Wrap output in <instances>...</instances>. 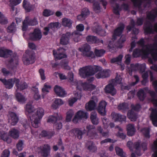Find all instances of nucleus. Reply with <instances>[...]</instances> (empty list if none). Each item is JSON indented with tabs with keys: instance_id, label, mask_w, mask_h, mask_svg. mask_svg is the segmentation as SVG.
<instances>
[{
	"instance_id": "nucleus-1",
	"label": "nucleus",
	"mask_w": 157,
	"mask_h": 157,
	"mask_svg": "<svg viewBox=\"0 0 157 157\" xmlns=\"http://www.w3.org/2000/svg\"><path fill=\"white\" fill-rule=\"evenodd\" d=\"M102 70L101 67L99 66H86L79 69L80 75L83 78L94 75L98 71Z\"/></svg>"
},
{
	"instance_id": "nucleus-2",
	"label": "nucleus",
	"mask_w": 157,
	"mask_h": 157,
	"mask_svg": "<svg viewBox=\"0 0 157 157\" xmlns=\"http://www.w3.org/2000/svg\"><path fill=\"white\" fill-rule=\"evenodd\" d=\"M137 43L140 45L142 47V50L144 53L148 56L150 53L154 60H157V44H155L151 50L145 44V41L143 38L141 39L137 42Z\"/></svg>"
},
{
	"instance_id": "nucleus-3",
	"label": "nucleus",
	"mask_w": 157,
	"mask_h": 157,
	"mask_svg": "<svg viewBox=\"0 0 157 157\" xmlns=\"http://www.w3.org/2000/svg\"><path fill=\"white\" fill-rule=\"evenodd\" d=\"M44 114V109L41 108L37 109L36 113L32 116H30L31 123L33 126L35 128L39 127V123L40 119Z\"/></svg>"
},
{
	"instance_id": "nucleus-4",
	"label": "nucleus",
	"mask_w": 157,
	"mask_h": 157,
	"mask_svg": "<svg viewBox=\"0 0 157 157\" xmlns=\"http://www.w3.org/2000/svg\"><path fill=\"white\" fill-rule=\"evenodd\" d=\"M35 58V53L33 50H27L25 51V54L23 55L22 60L24 63L26 65L34 62Z\"/></svg>"
},
{
	"instance_id": "nucleus-5",
	"label": "nucleus",
	"mask_w": 157,
	"mask_h": 157,
	"mask_svg": "<svg viewBox=\"0 0 157 157\" xmlns=\"http://www.w3.org/2000/svg\"><path fill=\"white\" fill-rule=\"evenodd\" d=\"M38 24V21L36 17L30 19L29 17H26L22 22V30L23 31L26 30L28 25L34 26Z\"/></svg>"
},
{
	"instance_id": "nucleus-6",
	"label": "nucleus",
	"mask_w": 157,
	"mask_h": 157,
	"mask_svg": "<svg viewBox=\"0 0 157 157\" xmlns=\"http://www.w3.org/2000/svg\"><path fill=\"white\" fill-rule=\"evenodd\" d=\"M79 50L82 52V54L84 56L92 58L95 57L94 52L91 51L90 46L87 44H84L81 48H79Z\"/></svg>"
},
{
	"instance_id": "nucleus-7",
	"label": "nucleus",
	"mask_w": 157,
	"mask_h": 157,
	"mask_svg": "<svg viewBox=\"0 0 157 157\" xmlns=\"http://www.w3.org/2000/svg\"><path fill=\"white\" fill-rule=\"evenodd\" d=\"M140 143V142L138 141L133 144V147L136 150L135 152L138 156L141 155L140 151L142 148L144 151L147 149V141L142 143L141 144Z\"/></svg>"
},
{
	"instance_id": "nucleus-8",
	"label": "nucleus",
	"mask_w": 157,
	"mask_h": 157,
	"mask_svg": "<svg viewBox=\"0 0 157 157\" xmlns=\"http://www.w3.org/2000/svg\"><path fill=\"white\" fill-rule=\"evenodd\" d=\"M59 22L51 23L49 24L47 27L44 28V31L43 33L44 35L46 36L48 33L52 34V31L54 32L56 29L59 28Z\"/></svg>"
},
{
	"instance_id": "nucleus-9",
	"label": "nucleus",
	"mask_w": 157,
	"mask_h": 157,
	"mask_svg": "<svg viewBox=\"0 0 157 157\" xmlns=\"http://www.w3.org/2000/svg\"><path fill=\"white\" fill-rule=\"evenodd\" d=\"M42 37L41 31L39 28L35 29L33 33L29 34V39L33 41L39 40Z\"/></svg>"
},
{
	"instance_id": "nucleus-10",
	"label": "nucleus",
	"mask_w": 157,
	"mask_h": 157,
	"mask_svg": "<svg viewBox=\"0 0 157 157\" xmlns=\"http://www.w3.org/2000/svg\"><path fill=\"white\" fill-rule=\"evenodd\" d=\"M88 118V113L80 110L77 112L72 121L74 123H77L78 121L86 119Z\"/></svg>"
},
{
	"instance_id": "nucleus-11",
	"label": "nucleus",
	"mask_w": 157,
	"mask_h": 157,
	"mask_svg": "<svg viewBox=\"0 0 157 157\" xmlns=\"http://www.w3.org/2000/svg\"><path fill=\"white\" fill-rule=\"evenodd\" d=\"M145 31L147 34L154 33H157V22L154 25L150 22H147L145 24Z\"/></svg>"
},
{
	"instance_id": "nucleus-12",
	"label": "nucleus",
	"mask_w": 157,
	"mask_h": 157,
	"mask_svg": "<svg viewBox=\"0 0 157 157\" xmlns=\"http://www.w3.org/2000/svg\"><path fill=\"white\" fill-rule=\"evenodd\" d=\"M98 102L97 97L93 96L91 100L85 105V108L87 111H92L95 109L96 107V104Z\"/></svg>"
},
{
	"instance_id": "nucleus-13",
	"label": "nucleus",
	"mask_w": 157,
	"mask_h": 157,
	"mask_svg": "<svg viewBox=\"0 0 157 157\" xmlns=\"http://www.w3.org/2000/svg\"><path fill=\"white\" fill-rule=\"evenodd\" d=\"M19 121V118L15 113L10 111L8 115V122L12 125H16Z\"/></svg>"
},
{
	"instance_id": "nucleus-14",
	"label": "nucleus",
	"mask_w": 157,
	"mask_h": 157,
	"mask_svg": "<svg viewBox=\"0 0 157 157\" xmlns=\"http://www.w3.org/2000/svg\"><path fill=\"white\" fill-rule=\"evenodd\" d=\"M87 130V136L91 139L95 138L98 135L95 130V126L93 125H89L86 127Z\"/></svg>"
},
{
	"instance_id": "nucleus-15",
	"label": "nucleus",
	"mask_w": 157,
	"mask_h": 157,
	"mask_svg": "<svg viewBox=\"0 0 157 157\" xmlns=\"http://www.w3.org/2000/svg\"><path fill=\"white\" fill-rule=\"evenodd\" d=\"M71 38V34L70 32L63 34L60 39V43L63 45H67L69 44L70 39Z\"/></svg>"
},
{
	"instance_id": "nucleus-16",
	"label": "nucleus",
	"mask_w": 157,
	"mask_h": 157,
	"mask_svg": "<svg viewBox=\"0 0 157 157\" xmlns=\"http://www.w3.org/2000/svg\"><path fill=\"white\" fill-rule=\"evenodd\" d=\"M15 79H16V78L9 79L8 80L5 79H1L0 80L5 86L6 88L10 89L13 86L14 83L15 84Z\"/></svg>"
},
{
	"instance_id": "nucleus-17",
	"label": "nucleus",
	"mask_w": 157,
	"mask_h": 157,
	"mask_svg": "<svg viewBox=\"0 0 157 157\" xmlns=\"http://www.w3.org/2000/svg\"><path fill=\"white\" fill-rule=\"evenodd\" d=\"M15 80V86L17 90L21 91L28 88V84L24 81L21 82L18 78H17Z\"/></svg>"
},
{
	"instance_id": "nucleus-18",
	"label": "nucleus",
	"mask_w": 157,
	"mask_h": 157,
	"mask_svg": "<svg viewBox=\"0 0 157 157\" xmlns=\"http://www.w3.org/2000/svg\"><path fill=\"white\" fill-rule=\"evenodd\" d=\"M106 105V102L105 101H102L99 104L97 109L98 113L101 116H105L106 114L105 107Z\"/></svg>"
},
{
	"instance_id": "nucleus-19",
	"label": "nucleus",
	"mask_w": 157,
	"mask_h": 157,
	"mask_svg": "<svg viewBox=\"0 0 157 157\" xmlns=\"http://www.w3.org/2000/svg\"><path fill=\"white\" fill-rule=\"evenodd\" d=\"M149 110L151 111L150 117L153 125L157 127V110L150 108Z\"/></svg>"
},
{
	"instance_id": "nucleus-20",
	"label": "nucleus",
	"mask_w": 157,
	"mask_h": 157,
	"mask_svg": "<svg viewBox=\"0 0 157 157\" xmlns=\"http://www.w3.org/2000/svg\"><path fill=\"white\" fill-rule=\"evenodd\" d=\"M54 91L56 94L60 97H64L66 95L67 93L63 88L57 85L55 86Z\"/></svg>"
},
{
	"instance_id": "nucleus-21",
	"label": "nucleus",
	"mask_w": 157,
	"mask_h": 157,
	"mask_svg": "<svg viewBox=\"0 0 157 157\" xmlns=\"http://www.w3.org/2000/svg\"><path fill=\"white\" fill-rule=\"evenodd\" d=\"M13 54V52L4 48H0V56L7 58Z\"/></svg>"
},
{
	"instance_id": "nucleus-22",
	"label": "nucleus",
	"mask_w": 157,
	"mask_h": 157,
	"mask_svg": "<svg viewBox=\"0 0 157 157\" xmlns=\"http://www.w3.org/2000/svg\"><path fill=\"white\" fill-rule=\"evenodd\" d=\"M65 51V49L62 48H60L57 50V52L56 53L53 51V54L56 56V58L59 59H61L63 58H66L67 57L66 54H64L63 53Z\"/></svg>"
},
{
	"instance_id": "nucleus-23",
	"label": "nucleus",
	"mask_w": 157,
	"mask_h": 157,
	"mask_svg": "<svg viewBox=\"0 0 157 157\" xmlns=\"http://www.w3.org/2000/svg\"><path fill=\"white\" fill-rule=\"evenodd\" d=\"M114 85L111 83L107 85L105 88V93L111 94L112 96H114L116 94V90L114 88Z\"/></svg>"
},
{
	"instance_id": "nucleus-24",
	"label": "nucleus",
	"mask_w": 157,
	"mask_h": 157,
	"mask_svg": "<svg viewBox=\"0 0 157 157\" xmlns=\"http://www.w3.org/2000/svg\"><path fill=\"white\" fill-rule=\"evenodd\" d=\"M111 116L112 119L115 121L122 122L126 121V117L125 116L122 115L119 113L112 112L111 113Z\"/></svg>"
},
{
	"instance_id": "nucleus-25",
	"label": "nucleus",
	"mask_w": 157,
	"mask_h": 157,
	"mask_svg": "<svg viewBox=\"0 0 157 157\" xmlns=\"http://www.w3.org/2000/svg\"><path fill=\"white\" fill-rule=\"evenodd\" d=\"M51 147L48 144H44L41 149V153L42 155L45 157H47L50 155Z\"/></svg>"
},
{
	"instance_id": "nucleus-26",
	"label": "nucleus",
	"mask_w": 157,
	"mask_h": 157,
	"mask_svg": "<svg viewBox=\"0 0 157 157\" xmlns=\"http://www.w3.org/2000/svg\"><path fill=\"white\" fill-rule=\"evenodd\" d=\"M71 132L75 137H77L79 140L82 139L83 135L85 133L78 128L72 129L71 130Z\"/></svg>"
},
{
	"instance_id": "nucleus-27",
	"label": "nucleus",
	"mask_w": 157,
	"mask_h": 157,
	"mask_svg": "<svg viewBox=\"0 0 157 157\" xmlns=\"http://www.w3.org/2000/svg\"><path fill=\"white\" fill-rule=\"evenodd\" d=\"M124 28V24H122L115 29L113 34V37L115 40L116 38V36H120L122 33Z\"/></svg>"
},
{
	"instance_id": "nucleus-28",
	"label": "nucleus",
	"mask_w": 157,
	"mask_h": 157,
	"mask_svg": "<svg viewBox=\"0 0 157 157\" xmlns=\"http://www.w3.org/2000/svg\"><path fill=\"white\" fill-rule=\"evenodd\" d=\"M109 71H110L109 70H103V71H101L95 75V77L98 78H107L110 75Z\"/></svg>"
},
{
	"instance_id": "nucleus-29",
	"label": "nucleus",
	"mask_w": 157,
	"mask_h": 157,
	"mask_svg": "<svg viewBox=\"0 0 157 157\" xmlns=\"http://www.w3.org/2000/svg\"><path fill=\"white\" fill-rule=\"evenodd\" d=\"M0 139L6 142L9 144L12 142V139L8 133L3 131H0Z\"/></svg>"
},
{
	"instance_id": "nucleus-30",
	"label": "nucleus",
	"mask_w": 157,
	"mask_h": 157,
	"mask_svg": "<svg viewBox=\"0 0 157 157\" xmlns=\"http://www.w3.org/2000/svg\"><path fill=\"white\" fill-rule=\"evenodd\" d=\"M135 26V22L133 20H132L131 21L130 25L127 26V29L128 31H131L132 29V34L137 35L139 33V30L138 29L134 28Z\"/></svg>"
},
{
	"instance_id": "nucleus-31",
	"label": "nucleus",
	"mask_w": 157,
	"mask_h": 157,
	"mask_svg": "<svg viewBox=\"0 0 157 157\" xmlns=\"http://www.w3.org/2000/svg\"><path fill=\"white\" fill-rule=\"evenodd\" d=\"M127 135L129 136L134 135L136 132V129L133 124H128L127 126Z\"/></svg>"
},
{
	"instance_id": "nucleus-32",
	"label": "nucleus",
	"mask_w": 157,
	"mask_h": 157,
	"mask_svg": "<svg viewBox=\"0 0 157 157\" xmlns=\"http://www.w3.org/2000/svg\"><path fill=\"white\" fill-rule=\"evenodd\" d=\"M88 43L90 44L98 43L100 42V40L95 36L89 35L86 37Z\"/></svg>"
},
{
	"instance_id": "nucleus-33",
	"label": "nucleus",
	"mask_w": 157,
	"mask_h": 157,
	"mask_svg": "<svg viewBox=\"0 0 157 157\" xmlns=\"http://www.w3.org/2000/svg\"><path fill=\"white\" fill-rule=\"evenodd\" d=\"M90 119L92 123L94 125H97L99 123V120L97 117V113L93 111L91 113Z\"/></svg>"
},
{
	"instance_id": "nucleus-34",
	"label": "nucleus",
	"mask_w": 157,
	"mask_h": 157,
	"mask_svg": "<svg viewBox=\"0 0 157 157\" xmlns=\"http://www.w3.org/2000/svg\"><path fill=\"white\" fill-rule=\"evenodd\" d=\"M71 38L72 37L74 41L76 42H79L81 40L82 35L78 31H75L71 33Z\"/></svg>"
},
{
	"instance_id": "nucleus-35",
	"label": "nucleus",
	"mask_w": 157,
	"mask_h": 157,
	"mask_svg": "<svg viewBox=\"0 0 157 157\" xmlns=\"http://www.w3.org/2000/svg\"><path fill=\"white\" fill-rule=\"evenodd\" d=\"M81 86L83 89L85 90L91 91L94 90L96 88L95 85L87 82L82 83Z\"/></svg>"
},
{
	"instance_id": "nucleus-36",
	"label": "nucleus",
	"mask_w": 157,
	"mask_h": 157,
	"mask_svg": "<svg viewBox=\"0 0 157 157\" xmlns=\"http://www.w3.org/2000/svg\"><path fill=\"white\" fill-rule=\"evenodd\" d=\"M86 145L88 147L87 148L88 150L92 152H95L96 151L97 148L96 146H95L94 142L91 141H88L86 143Z\"/></svg>"
},
{
	"instance_id": "nucleus-37",
	"label": "nucleus",
	"mask_w": 157,
	"mask_h": 157,
	"mask_svg": "<svg viewBox=\"0 0 157 157\" xmlns=\"http://www.w3.org/2000/svg\"><path fill=\"white\" fill-rule=\"evenodd\" d=\"M73 21L70 19L65 17L62 19V25L64 27L70 28L72 26Z\"/></svg>"
},
{
	"instance_id": "nucleus-38",
	"label": "nucleus",
	"mask_w": 157,
	"mask_h": 157,
	"mask_svg": "<svg viewBox=\"0 0 157 157\" xmlns=\"http://www.w3.org/2000/svg\"><path fill=\"white\" fill-rule=\"evenodd\" d=\"M9 134L11 137L15 140L18 139L19 136V131L14 128L12 129L10 131Z\"/></svg>"
},
{
	"instance_id": "nucleus-39",
	"label": "nucleus",
	"mask_w": 157,
	"mask_h": 157,
	"mask_svg": "<svg viewBox=\"0 0 157 157\" xmlns=\"http://www.w3.org/2000/svg\"><path fill=\"white\" fill-rule=\"evenodd\" d=\"M157 17V13L156 10H152L147 15V17L151 21H154Z\"/></svg>"
},
{
	"instance_id": "nucleus-40",
	"label": "nucleus",
	"mask_w": 157,
	"mask_h": 157,
	"mask_svg": "<svg viewBox=\"0 0 157 157\" xmlns=\"http://www.w3.org/2000/svg\"><path fill=\"white\" fill-rule=\"evenodd\" d=\"M102 121L105 128L106 129L109 126L111 128H113L115 126V124L111 122L109 124V120L105 117L102 119Z\"/></svg>"
},
{
	"instance_id": "nucleus-41",
	"label": "nucleus",
	"mask_w": 157,
	"mask_h": 157,
	"mask_svg": "<svg viewBox=\"0 0 157 157\" xmlns=\"http://www.w3.org/2000/svg\"><path fill=\"white\" fill-rule=\"evenodd\" d=\"M127 116L132 121H136L137 118L136 114L133 110H131L128 113Z\"/></svg>"
},
{
	"instance_id": "nucleus-42",
	"label": "nucleus",
	"mask_w": 157,
	"mask_h": 157,
	"mask_svg": "<svg viewBox=\"0 0 157 157\" xmlns=\"http://www.w3.org/2000/svg\"><path fill=\"white\" fill-rule=\"evenodd\" d=\"M150 129L149 128H144L140 130V132L144 135V137L147 138H149L150 137Z\"/></svg>"
},
{
	"instance_id": "nucleus-43",
	"label": "nucleus",
	"mask_w": 157,
	"mask_h": 157,
	"mask_svg": "<svg viewBox=\"0 0 157 157\" xmlns=\"http://www.w3.org/2000/svg\"><path fill=\"white\" fill-rule=\"evenodd\" d=\"M149 92L151 97L152 101L157 107V94L154 91H149Z\"/></svg>"
},
{
	"instance_id": "nucleus-44",
	"label": "nucleus",
	"mask_w": 157,
	"mask_h": 157,
	"mask_svg": "<svg viewBox=\"0 0 157 157\" xmlns=\"http://www.w3.org/2000/svg\"><path fill=\"white\" fill-rule=\"evenodd\" d=\"M63 104V101L60 99H56L52 104V106L54 109H57L59 105H62Z\"/></svg>"
},
{
	"instance_id": "nucleus-45",
	"label": "nucleus",
	"mask_w": 157,
	"mask_h": 157,
	"mask_svg": "<svg viewBox=\"0 0 157 157\" xmlns=\"http://www.w3.org/2000/svg\"><path fill=\"white\" fill-rule=\"evenodd\" d=\"M23 6L28 12H29L32 9V6L27 2L26 0H24Z\"/></svg>"
},
{
	"instance_id": "nucleus-46",
	"label": "nucleus",
	"mask_w": 157,
	"mask_h": 157,
	"mask_svg": "<svg viewBox=\"0 0 157 157\" xmlns=\"http://www.w3.org/2000/svg\"><path fill=\"white\" fill-rule=\"evenodd\" d=\"M68 60L67 59H63L60 62V64L61 67L65 69L69 70L70 67L68 65Z\"/></svg>"
},
{
	"instance_id": "nucleus-47",
	"label": "nucleus",
	"mask_w": 157,
	"mask_h": 157,
	"mask_svg": "<svg viewBox=\"0 0 157 157\" xmlns=\"http://www.w3.org/2000/svg\"><path fill=\"white\" fill-rule=\"evenodd\" d=\"M137 95L139 99L141 101H143L146 97V94L144 90L141 89L139 90L137 93Z\"/></svg>"
},
{
	"instance_id": "nucleus-48",
	"label": "nucleus",
	"mask_w": 157,
	"mask_h": 157,
	"mask_svg": "<svg viewBox=\"0 0 157 157\" xmlns=\"http://www.w3.org/2000/svg\"><path fill=\"white\" fill-rule=\"evenodd\" d=\"M16 97L17 101L21 103H24L26 100L23 95L19 93H17L16 94Z\"/></svg>"
},
{
	"instance_id": "nucleus-49",
	"label": "nucleus",
	"mask_w": 157,
	"mask_h": 157,
	"mask_svg": "<svg viewBox=\"0 0 157 157\" xmlns=\"http://www.w3.org/2000/svg\"><path fill=\"white\" fill-rule=\"evenodd\" d=\"M126 40V38L124 36H122L119 39L116 43V46L117 47L121 48L123 47L122 44Z\"/></svg>"
},
{
	"instance_id": "nucleus-50",
	"label": "nucleus",
	"mask_w": 157,
	"mask_h": 157,
	"mask_svg": "<svg viewBox=\"0 0 157 157\" xmlns=\"http://www.w3.org/2000/svg\"><path fill=\"white\" fill-rule=\"evenodd\" d=\"M117 75L114 79H113L112 80V83L115 85H116L117 84H120L121 83L122 80V78L120 75H118L117 73Z\"/></svg>"
},
{
	"instance_id": "nucleus-51",
	"label": "nucleus",
	"mask_w": 157,
	"mask_h": 157,
	"mask_svg": "<svg viewBox=\"0 0 157 157\" xmlns=\"http://www.w3.org/2000/svg\"><path fill=\"white\" fill-rule=\"evenodd\" d=\"M54 13V11L50 9H46L44 10L43 12V15L45 17H48L53 15Z\"/></svg>"
},
{
	"instance_id": "nucleus-52",
	"label": "nucleus",
	"mask_w": 157,
	"mask_h": 157,
	"mask_svg": "<svg viewBox=\"0 0 157 157\" xmlns=\"http://www.w3.org/2000/svg\"><path fill=\"white\" fill-rule=\"evenodd\" d=\"M115 150L117 155L120 157L124 155H126V153L123 151L122 149L118 147H115Z\"/></svg>"
},
{
	"instance_id": "nucleus-53",
	"label": "nucleus",
	"mask_w": 157,
	"mask_h": 157,
	"mask_svg": "<svg viewBox=\"0 0 157 157\" xmlns=\"http://www.w3.org/2000/svg\"><path fill=\"white\" fill-rule=\"evenodd\" d=\"M152 150L155 152L152 154L153 157H157V139L154 141L153 144L151 146Z\"/></svg>"
},
{
	"instance_id": "nucleus-54",
	"label": "nucleus",
	"mask_w": 157,
	"mask_h": 157,
	"mask_svg": "<svg viewBox=\"0 0 157 157\" xmlns=\"http://www.w3.org/2000/svg\"><path fill=\"white\" fill-rule=\"evenodd\" d=\"M16 30V28L15 25V23L13 22L7 28V32L8 33H14Z\"/></svg>"
},
{
	"instance_id": "nucleus-55",
	"label": "nucleus",
	"mask_w": 157,
	"mask_h": 157,
	"mask_svg": "<svg viewBox=\"0 0 157 157\" xmlns=\"http://www.w3.org/2000/svg\"><path fill=\"white\" fill-rule=\"evenodd\" d=\"M59 117H60L59 116L55 117L53 116H50L47 120L48 122L51 123L55 124V122L58 121L59 120Z\"/></svg>"
},
{
	"instance_id": "nucleus-56",
	"label": "nucleus",
	"mask_w": 157,
	"mask_h": 157,
	"mask_svg": "<svg viewBox=\"0 0 157 157\" xmlns=\"http://www.w3.org/2000/svg\"><path fill=\"white\" fill-rule=\"evenodd\" d=\"M94 53L96 56L98 57H101L103 56L105 51L103 49H95Z\"/></svg>"
},
{
	"instance_id": "nucleus-57",
	"label": "nucleus",
	"mask_w": 157,
	"mask_h": 157,
	"mask_svg": "<svg viewBox=\"0 0 157 157\" xmlns=\"http://www.w3.org/2000/svg\"><path fill=\"white\" fill-rule=\"evenodd\" d=\"M123 57V56L120 54L116 58L112 59L111 60V62L113 63H117L118 64L121 63Z\"/></svg>"
},
{
	"instance_id": "nucleus-58",
	"label": "nucleus",
	"mask_w": 157,
	"mask_h": 157,
	"mask_svg": "<svg viewBox=\"0 0 157 157\" xmlns=\"http://www.w3.org/2000/svg\"><path fill=\"white\" fill-rule=\"evenodd\" d=\"M62 119V117L60 116L59 117V120L58 121L55 122L54 124V126L55 128L57 130H59L61 129L62 128V124L59 121V120Z\"/></svg>"
},
{
	"instance_id": "nucleus-59",
	"label": "nucleus",
	"mask_w": 157,
	"mask_h": 157,
	"mask_svg": "<svg viewBox=\"0 0 157 157\" xmlns=\"http://www.w3.org/2000/svg\"><path fill=\"white\" fill-rule=\"evenodd\" d=\"M56 145L58 147L60 148V150H61L62 151H64V144L61 138L59 139L57 143V144H56Z\"/></svg>"
},
{
	"instance_id": "nucleus-60",
	"label": "nucleus",
	"mask_w": 157,
	"mask_h": 157,
	"mask_svg": "<svg viewBox=\"0 0 157 157\" xmlns=\"http://www.w3.org/2000/svg\"><path fill=\"white\" fill-rule=\"evenodd\" d=\"M93 8L94 11L96 13H98L100 11L99 3L97 2H94Z\"/></svg>"
},
{
	"instance_id": "nucleus-61",
	"label": "nucleus",
	"mask_w": 157,
	"mask_h": 157,
	"mask_svg": "<svg viewBox=\"0 0 157 157\" xmlns=\"http://www.w3.org/2000/svg\"><path fill=\"white\" fill-rule=\"evenodd\" d=\"M117 108L118 109L122 110L124 111L128 109V105L126 103H123L120 104L118 105Z\"/></svg>"
},
{
	"instance_id": "nucleus-62",
	"label": "nucleus",
	"mask_w": 157,
	"mask_h": 157,
	"mask_svg": "<svg viewBox=\"0 0 157 157\" xmlns=\"http://www.w3.org/2000/svg\"><path fill=\"white\" fill-rule=\"evenodd\" d=\"M7 23V19L5 17L3 14L0 12V23L2 24H5Z\"/></svg>"
},
{
	"instance_id": "nucleus-63",
	"label": "nucleus",
	"mask_w": 157,
	"mask_h": 157,
	"mask_svg": "<svg viewBox=\"0 0 157 157\" xmlns=\"http://www.w3.org/2000/svg\"><path fill=\"white\" fill-rule=\"evenodd\" d=\"M23 141L22 140H19L16 145L19 151H21L22 150L23 148Z\"/></svg>"
},
{
	"instance_id": "nucleus-64",
	"label": "nucleus",
	"mask_w": 157,
	"mask_h": 157,
	"mask_svg": "<svg viewBox=\"0 0 157 157\" xmlns=\"http://www.w3.org/2000/svg\"><path fill=\"white\" fill-rule=\"evenodd\" d=\"M34 109L31 104H27L26 106V110L29 113L33 112Z\"/></svg>"
}]
</instances>
